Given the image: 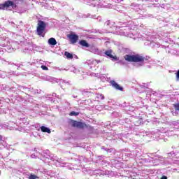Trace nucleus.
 I'll list each match as a JSON object with an SVG mask.
<instances>
[{
  "instance_id": "4be33fe9",
  "label": "nucleus",
  "mask_w": 179,
  "mask_h": 179,
  "mask_svg": "<svg viewBox=\"0 0 179 179\" xmlns=\"http://www.w3.org/2000/svg\"><path fill=\"white\" fill-rule=\"evenodd\" d=\"M96 98L99 99L100 100H103L104 99V95L102 94H97Z\"/></svg>"
},
{
  "instance_id": "f704fd0d",
  "label": "nucleus",
  "mask_w": 179,
  "mask_h": 179,
  "mask_svg": "<svg viewBox=\"0 0 179 179\" xmlns=\"http://www.w3.org/2000/svg\"><path fill=\"white\" fill-rule=\"evenodd\" d=\"M160 179H167V176H162Z\"/></svg>"
},
{
  "instance_id": "9b49d317",
  "label": "nucleus",
  "mask_w": 179,
  "mask_h": 179,
  "mask_svg": "<svg viewBox=\"0 0 179 179\" xmlns=\"http://www.w3.org/2000/svg\"><path fill=\"white\" fill-rule=\"evenodd\" d=\"M92 90H93V89H85L82 91V94L83 96H90V94H92Z\"/></svg>"
},
{
  "instance_id": "20e7f679",
  "label": "nucleus",
  "mask_w": 179,
  "mask_h": 179,
  "mask_svg": "<svg viewBox=\"0 0 179 179\" xmlns=\"http://www.w3.org/2000/svg\"><path fill=\"white\" fill-rule=\"evenodd\" d=\"M13 8V9H15L16 8V3L12 1H7L3 4H0V10H5V8Z\"/></svg>"
},
{
  "instance_id": "f03ea898",
  "label": "nucleus",
  "mask_w": 179,
  "mask_h": 179,
  "mask_svg": "<svg viewBox=\"0 0 179 179\" xmlns=\"http://www.w3.org/2000/svg\"><path fill=\"white\" fill-rule=\"evenodd\" d=\"M119 34L120 36H125V37H130V38H134V33L131 30L132 28L129 26H124V27H119Z\"/></svg>"
},
{
  "instance_id": "6ab92c4d",
  "label": "nucleus",
  "mask_w": 179,
  "mask_h": 179,
  "mask_svg": "<svg viewBox=\"0 0 179 179\" xmlns=\"http://www.w3.org/2000/svg\"><path fill=\"white\" fill-rule=\"evenodd\" d=\"M8 89H9V87L6 85H0V92H2V90H8Z\"/></svg>"
},
{
  "instance_id": "393cba45",
  "label": "nucleus",
  "mask_w": 179,
  "mask_h": 179,
  "mask_svg": "<svg viewBox=\"0 0 179 179\" xmlns=\"http://www.w3.org/2000/svg\"><path fill=\"white\" fill-rule=\"evenodd\" d=\"M57 163H59L60 164H66L65 163H64V161H62V159H59V158H58V159H57Z\"/></svg>"
},
{
  "instance_id": "a18cd8bd",
  "label": "nucleus",
  "mask_w": 179,
  "mask_h": 179,
  "mask_svg": "<svg viewBox=\"0 0 179 179\" xmlns=\"http://www.w3.org/2000/svg\"><path fill=\"white\" fill-rule=\"evenodd\" d=\"M92 18H94V17H96V15H94L93 17H92Z\"/></svg>"
},
{
  "instance_id": "b1692460",
  "label": "nucleus",
  "mask_w": 179,
  "mask_h": 179,
  "mask_svg": "<svg viewBox=\"0 0 179 179\" xmlns=\"http://www.w3.org/2000/svg\"><path fill=\"white\" fill-rule=\"evenodd\" d=\"M100 62H101V61L100 60H97V59L92 61V64L93 65H97L98 64H100Z\"/></svg>"
},
{
  "instance_id": "f3484780",
  "label": "nucleus",
  "mask_w": 179,
  "mask_h": 179,
  "mask_svg": "<svg viewBox=\"0 0 179 179\" xmlns=\"http://www.w3.org/2000/svg\"><path fill=\"white\" fill-rule=\"evenodd\" d=\"M64 55L68 59H72V58H73V55L69 53V52H65Z\"/></svg>"
},
{
  "instance_id": "4468645a",
  "label": "nucleus",
  "mask_w": 179,
  "mask_h": 179,
  "mask_svg": "<svg viewBox=\"0 0 179 179\" xmlns=\"http://www.w3.org/2000/svg\"><path fill=\"white\" fill-rule=\"evenodd\" d=\"M79 44L83 47H86L87 48H89V47H90V45H89V43H87V42L85 40H81L79 42Z\"/></svg>"
},
{
  "instance_id": "7ed1b4c3",
  "label": "nucleus",
  "mask_w": 179,
  "mask_h": 179,
  "mask_svg": "<svg viewBox=\"0 0 179 179\" xmlns=\"http://www.w3.org/2000/svg\"><path fill=\"white\" fill-rule=\"evenodd\" d=\"M45 27H47V24L44 22V21L39 20L38 22V27H37V33L38 36H41V37H44V30H45Z\"/></svg>"
},
{
  "instance_id": "dca6fc26",
  "label": "nucleus",
  "mask_w": 179,
  "mask_h": 179,
  "mask_svg": "<svg viewBox=\"0 0 179 179\" xmlns=\"http://www.w3.org/2000/svg\"><path fill=\"white\" fill-rule=\"evenodd\" d=\"M46 159H50L52 162H57V160H58V157L55 155H53V156L48 155V157H46Z\"/></svg>"
},
{
  "instance_id": "a211bd4d",
  "label": "nucleus",
  "mask_w": 179,
  "mask_h": 179,
  "mask_svg": "<svg viewBox=\"0 0 179 179\" xmlns=\"http://www.w3.org/2000/svg\"><path fill=\"white\" fill-rule=\"evenodd\" d=\"M6 76H9V75L5 71H0V78L3 79Z\"/></svg>"
},
{
  "instance_id": "6e6552de",
  "label": "nucleus",
  "mask_w": 179,
  "mask_h": 179,
  "mask_svg": "<svg viewBox=\"0 0 179 179\" xmlns=\"http://www.w3.org/2000/svg\"><path fill=\"white\" fill-rule=\"evenodd\" d=\"M69 38L71 43V44H75L78 40H79V36L76 34H70L69 35Z\"/></svg>"
},
{
  "instance_id": "7c9ffc66",
  "label": "nucleus",
  "mask_w": 179,
  "mask_h": 179,
  "mask_svg": "<svg viewBox=\"0 0 179 179\" xmlns=\"http://www.w3.org/2000/svg\"><path fill=\"white\" fill-rule=\"evenodd\" d=\"M3 140H2V136H0V143H1V145H3Z\"/></svg>"
},
{
  "instance_id": "0eeeda50",
  "label": "nucleus",
  "mask_w": 179,
  "mask_h": 179,
  "mask_svg": "<svg viewBox=\"0 0 179 179\" xmlns=\"http://www.w3.org/2000/svg\"><path fill=\"white\" fill-rule=\"evenodd\" d=\"M72 127L76 128H85L86 127V124L82 122L73 121L71 123Z\"/></svg>"
},
{
  "instance_id": "1a4fd4ad",
  "label": "nucleus",
  "mask_w": 179,
  "mask_h": 179,
  "mask_svg": "<svg viewBox=\"0 0 179 179\" xmlns=\"http://www.w3.org/2000/svg\"><path fill=\"white\" fill-rule=\"evenodd\" d=\"M110 83H111L113 87H115V89H116V90H121V91H122L123 89H124V88H122V87L120 86V85L116 83L115 80H111Z\"/></svg>"
},
{
  "instance_id": "473e14b6",
  "label": "nucleus",
  "mask_w": 179,
  "mask_h": 179,
  "mask_svg": "<svg viewBox=\"0 0 179 179\" xmlns=\"http://www.w3.org/2000/svg\"><path fill=\"white\" fill-rule=\"evenodd\" d=\"M31 157L32 159H36V155L32 154V155H31Z\"/></svg>"
},
{
  "instance_id": "09e8293b",
  "label": "nucleus",
  "mask_w": 179,
  "mask_h": 179,
  "mask_svg": "<svg viewBox=\"0 0 179 179\" xmlns=\"http://www.w3.org/2000/svg\"><path fill=\"white\" fill-rule=\"evenodd\" d=\"M75 58H78V56L75 55Z\"/></svg>"
},
{
  "instance_id": "2eb2a0df",
  "label": "nucleus",
  "mask_w": 179,
  "mask_h": 179,
  "mask_svg": "<svg viewBox=\"0 0 179 179\" xmlns=\"http://www.w3.org/2000/svg\"><path fill=\"white\" fill-rule=\"evenodd\" d=\"M41 131L42 132H47V134H51V130L50 128L45 127V126L41 127Z\"/></svg>"
},
{
  "instance_id": "ea45409f",
  "label": "nucleus",
  "mask_w": 179,
  "mask_h": 179,
  "mask_svg": "<svg viewBox=\"0 0 179 179\" xmlns=\"http://www.w3.org/2000/svg\"><path fill=\"white\" fill-rule=\"evenodd\" d=\"M124 0H117V2H122Z\"/></svg>"
},
{
  "instance_id": "4c0bfd02",
  "label": "nucleus",
  "mask_w": 179,
  "mask_h": 179,
  "mask_svg": "<svg viewBox=\"0 0 179 179\" xmlns=\"http://www.w3.org/2000/svg\"><path fill=\"white\" fill-rule=\"evenodd\" d=\"M30 136H34V133H31V134H30Z\"/></svg>"
},
{
  "instance_id": "a19ab883",
  "label": "nucleus",
  "mask_w": 179,
  "mask_h": 179,
  "mask_svg": "<svg viewBox=\"0 0 179 179\" xmlns=\"http://www.w3.org/2000/svg\"><path fill=\"white\" fill-rule=\"evenodd\" d=\"M147 68L150 69V65H148Z\"/></svg>"
},
{
  "instance_id": "aec40b11",
  "label": "nucleus",
  "mask_w": 179,
  "mask_h": 179,
  "mask_svg": "<svg viewBox=\"0 0 179 179\" xmlns=\"http://www.w3.org/2000/svg\"><path fill=\"white\" fill-rule=\"evenodd\" d=\"M43 155H44V157H46V158L48 157V156H51L50 155V150H44Z\"/></svg>"
},
{
  "instance_id": "f8f14e48",
  "label": "nucleus",
  "mask_w": 179,
  "mask_h": 179,
  "mask_svg": "<svg viewBox=\"0 0 179 179\" xmlns=\"http://www.w3.org/2000/svg\"><path fill=\"white\" fill-rule=\"evenodd\" d=\"M92 6H99L101 5V0H90Z\"/></svg>"
},
{
  "instance_id": "e433bc0d",
  "label": "nucleus",
  "mask_w": 179,
  "mask_h": 179,
  "mask_svg": "<svg viewBox=\"0 0 179 179\" xmlns=\"http://www.w3.org/2000/svg\"><path fill=\"white\" fill-rule=\"evenodd\" d=\"M64 83H69V82H66V80H63Z\"/></svg>"
},
{
  "instance_id": "ddd939ff",
  "label": "nucleus",
  "mask_w": 179,
  "mask_h": 179,
  "mask_svg": "<svg viewBox=\"0 0 179 179\" xmlns=\"http://www.w3.org/2000/svg\"><path fill=\"white\" fill-rule=\"evenodd\" d=\"M48 43L50 45H57V40H55V38H49Z\"/></svg>"
},
{
  "instance_id": "c756f323",
  "label": "nucleus",
  "mask_w": 179,
  "mask_h": 179,
  "mask_svg": "<svg viewBox=\"0 0 179 179\" xmlns=\"http://www.w3.org/2000/svg\"><path fill=\"white\" fill-rule=\"evenodd\" d=\"M101 149H102V150H105L106 152H108L110 150L109 148H106L104 147H102Z\"/></svg>"
},
{
  "instance_id": "2f4dec72",
  "label": "nucleus",
  "mask_w": 179,
  "mask_h": 179,
  "mask_svg": "<svg viewBox=\"0 0 179 179\" xmlns=\"http://www.w3.org/2000/svg\"><path fill=\"white\" fill-rule=\"evenodd\" d=\"M105 25H106V26H110V21H106V22H105Z\"/></svg>"
},
{
  "instance_id": "bb28decb",
  "label": "nucleus",
  "mask_w": 179,
  "mask_h": 179,
  "mask_svg": "<svg viewBox=\"0 0 179 179\" xmlns=\"http://www.w3.org/2000/svg\"><path fill=\"white\" fill-rule=\"evenodd\" d=\"M19 90H24V89H27V87H23L22 85H20L18 87Z\"/></svg>"
},
{
  "instance_id": "de8ad7c7",
  "label": "nucleus",
  "mask_w": 179,
  "mask_h": 179,
  "mask_svg": "<svg viewBox=\"0 0 179 179\" xmlns=\"http://www.w3.org/2000/svg\"><path fill=\"white\" fill-rule=\"evenodd\" d=\"M124 15L127 16V13H124Z\"/></svg>"
},
{
  "instance_id": "f257e3e1",
  "label": "nucleus",
  "mask_w": 179,
  "mask_h": 179,
  "mask_svg": "<svg viewBox=\"0 0 179 179\" xmlns=\"http://www.w3.org/2000/svg\"><path fill=\"white\" fill-rule=\"evenodd\" d=\"M125 61L127 62H136L134 66L139 68V66H143L145 65V57L141 55H126L124 57Z\"/></svg>"
},
{
  "instance_id": "c85d7f7f",
  "label": "nucleus",
  "mask_w": 179,
  "mask_h": 179,
  "mask_svg": "<svg viewBox=\"0 0 179 179\" xmlns=\"http://www.w3.org/2000/svg\"><path fill=\"white\" fill-rule=\"evenodd\" d=\"M176 80L178 82L179 81V70L176 73Z\"/></svg>"
},
{
  "instance_id": "79ce46f5",
  "label": "nucleus",
  "mask_w": 179,
  "mask_h": 179,
  "mask_svg": "<svg viewBox=\"0 0 179 179\" xmlns=\"http://www.w3.org/2000/svg\"><path fill=\"white\" fill-rule=\"evenodd\" d=\"M73 97L74 99H76V98L78 97V96H73Z\"/></svg>"
},
{
  "instance_id": "49530a36",
  "label": "nucleus",
  "mask_w": 179,
  "mask_h": 179,
  "mask_svg": "<svg viewBox=\"0 0 179 179\" xmlns=\"http://www.w3.org/2000/svg\"><path fill=\"white\" fill-rule=\"evenodd\" d=\"M150 160H151V162H153V158H151V159H150Z\"/></svg>"
},
{
  "instance_id": "412c9836",
  "label": "nucleus",
  "mask_w": 179,
  "mask_h": 179,
  "mask_svg": "<svg viewBox=\"0 0 179 179\" xmlns=\"http://www.w3.org/2000/svg\"><path fill=\"white\" fill-rule=\"evenodd\" d=\"M69 115H71V117L72 116L76 117V116L79 115V113L72 111V112L70 113Z\"/></svg>"
},
{
  "instance_id": "72a5a7b5",
  "label": "nucleus",
  "mask_w": 179,
  "mask_h": 179,
  "mask_svg": "<svg viewBox=\"0 0 179 179\" xmlns=\"http://www.w3.org/2000/svg\"><path fill=\"white\" fill-rule=\"evenodd\" d=\"M10 75H16V73L15 71H10Z\"/></svg>"
},
{
  "instance_id": "cd10ccee",
  "label": "nucleus",
  "mask_w": 179,
  "mask_h": 179,
  "mask_svg": "<svg viewBox=\"0 0 179 179\" xmlns=\"http://www.w3.org/2000/svg\"><path fill=\"white\" fill-rule=\"evenodd\" d=\"M175 110H179V103L174 105Z\"/></svg>"
},
{
  "instance_id": "37998d69",
  "label": "nucleus",
  "mask_w": 179,
  "mask_h": 179,
  "mask_svg": "<svg viewBox=\"0 0 179 179\" xmlns=\"http://www.w3.org/2000/svg\"><path fill=\"white\" fill-rule=\"evenodd\" d=\"M139 122H140V124H141V123H142V120L141 119V120H139Z\"/></svg>"
},
{
  "instance_id": "58836bf2",
  "label": "nucleus",
  "mask_w": 179,
  "mask_h": 179,
  "mask_svg": "<svg viewBox=\"0 0 179 179\" xmlns=\"http://www.w3.org/2000/svg\"><path fill=\"white\" fill-rule=\"evenodd\" d=\"M107 152L108 153H111V149H109V150Z\"/></svg>"
},
{
  "instance_id": "c03bdc74",
  "label": "nucleus",
  "mask_w": 179,
  "mask_h": 179,
  "mask_svg": "<svg viewBox=\"0 0 179 179\" xmlns=\"http://www.w3.org/2000/svg\"><path fill=\"white\" fill-rule=\"evenodd\" d=\"M48 80H51V78H50V77H48Z\"/></svg>"
},
{
  "instance_id": "5701e85b",
  "label": "nucleus",
  "mask_w": 179,
  "mask_h": 179,
  "mask_svg": "<svg viewBox=\"0 0 179 179\" xmlns=\"http://www.w3.org/2000/svg\"><path fill=\"white\" fill-rule=\"evenodd\" d=\"M29 179H38V176L34 175V174H31L29 176Z\"/></svg>"
},
{
  "instance_id": "c9c22d12",
  "label": "nucleus",
  "mask_w": 179,
  "mask_h": 179,
  "mask_svg": "<svg viewBox=\"0 0 179 179\" xmlns=\"http://www.w3.org/2000/svg\"><path fill=\"white\" fill-rule=\"evenodd\" d=\"M52 96H53L54 97H57V94H56V93H53V94H52Z\"/></svg>"
},
{
  "instance_id": "a878e982",
  "label": "nucleus",
  "mask_w": 179,
  "mask_h": 179,
  "mask_svg": "<svg viewBox=\"0 0 179 179\" xmlns=\"http://www.w3.org/2000/svg\"><path fill=\"white\" fill-rule=\"evenodd\" d=\"M41 68L43 69V71H48V67L44 66V65H42L41 66Z\"/></svg>"
},
{
  "instance_id": "9d476101",
  "label": "nucleus",
  "mask_w": 179,
  "mask_h": 179,
  "mask_svg": "<svg viewBox=\"0 0 179 179\" xmlns=\"http://www.w3.org/2000/svg\"><path fill=\"white\" fill-rule=\"evenodd\" d=\"M8 129L17 131L19 130V127H17V124H16V123L10 122V124H8Z\"/></svg>"
},
{
  "instance_id": "423d86ee",
  "label": "nucleus",
  "mask_w": 179,
  "mask_h": 179,
  "mask_svg": "<svg viewBox=\"0 0 179 179\" xmlns=\"http://www.w3.org/2000/svg\"><path fill=\"white\" fill-rule=\"evenodd\" d=\"M104 56L106 57V58H110L112 61L117 59V57L113 55V50H111L105 51Z\"/></svg>"
},
{
  "instance_id": "39448f33",
  "label": "nucleus",
  "mask_w": 179,
  "mask_h": 179,
  "mask_svg": "<svg viewBox=\"0 0 179 179\" xmlns=\"http://www.w3.org/2000/svg\"><path fill=\"white\" fill-rule=\"evenodd\" d=\"M150 36L148 37L147 39V45H150L152 47V48H159V47H160V43L155 42V41L153 40H150Z\"/></svg>"
}]
</instances>
